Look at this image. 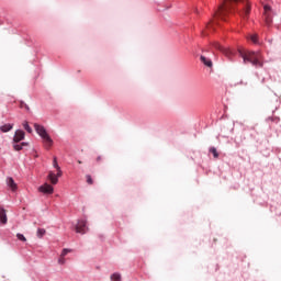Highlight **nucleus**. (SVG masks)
Listing matches in <instances>:
<instances>
[{
    "label": "nucleus",
    "instance_id": "13",
    "mask_svg": "<svg viewBox=\"0 0 281 281\" xmlns=\"http://www.w3.org/2000/svg\"><path fill=\"white\" fill-rule=\"evenodd\" d=\"M266 122L269 124V126H273V124H280V117L278 116H269Z\"/></svg>",
    "mask_w": 281,
    "mask_h": 281
},
{
    "label": "nucleus",
    "instance_id": "27",
    "mask_svg": "<svg viewBox=\"0 0 281 281\" xmlns=\"http://www.w3.org/2000/svg\"><path fill=\"white\" fill-rule=\"evenodd\" d=\"M58 263L59 265H65V256L60 255V257L58 259Z\"/></svg>",
    "mask_w": 281,
    "mask_h": 281
},
{
    "label": "nucleus",
    "instance_id": "26",
    "mask_svg": "<svg viewBox=\"0 0 281 281\" xmlns=\"http://www.w3.org/2000/svg\"><path fill=\"white\" fill-rule=\"evenodd\" d=\"M20 108L25 109L26 111H30V106L27 104H25V102H21Z\"/></svg>",
    "mask_w": 281,
    "mask_h": 281
},
{
    "label": "nucleus",
    "instance_id": "11",
    "mask_svg": "<svg viewBox=\"0 0 281 281\" xmlns=\"http://www.w3.org/2000/svg\"><path fill=\"white\" fill-rule=\"evenodd\" d=\"M59 177L60 176H58V173H54L53 171H49V173H48V179L53 186H56V183H58Z\"/></svg>",
    "mask_w": 281,
    "mask_h": 281
},
{
    "label": "nucleus",
    "instance_id": "12",
    "mask_svg": "<svg viewBox=\"0 0 281 281\" xmlns=\"http://www.w3.org/2000/svg\"><path fill=\"white\" fill-rule=\"evenodd\" d=\"M0 223L5 225L8 223V215L5 214V209L0 207Z\"/></svg>",
    "mask_w": 281,
    "mask_h": 281
},
{
    "label": "nucleus",
    "instance_id": "19",
    "mask_svg": "<svg viewBox=\"0 0 281 281\" xmlns=\"http://www.w3.org/2000/svg\"><path fill=\"white\" fill-rule=\"evenodd\" d=\"M23 128L27 132V133H32V127L30 126V123H27V121L23 122Z\"/></svg>",
    "mask_w": 281,
    "mask_h": 281
},
{
    "label": "nucleus",
    "instance_id": "3",
    "mask_svg": "<svg viewBox=\"0 0 281 281\" xmlns=\"http://www.w3.org/2000/svg\"><path fill=\"white\" fill-rule=\"evenodd\" d=\"M239 1L245 0H222V3L218 5L217 11L215 12V16L217 19L225 20V16H227L229 12V8H232V3H238Z\"/></svg>",
    "mask_w": 281,
    "mask_h": 281
},
{
    "label": "nucleus",
    "instance_id": "6",
    "mask_svg": "<svg viewBox=\"0 0 281 281\" xmlns=\"http://www.w3.org/2000/svg\"><path fill=\"white\" fill-rule=\"evenodd\" d=\"M76 232L77 234H87V232H89V226H87V220L82 218L78 221L76 225Z\"/></svg>",
    "mask_w": 281,
    "mask_h": 281
},
{
    "label": "nucleus",
    "instance_id": "15",
    "mask_svg": "<svg viewBox=\"0 0 281 281\" xmlns=\"http://www.w3.org/2000/svg\"><path fill=\"white\" fill-rule=\"evenodd\" d=\"M200 60H201V63H203V65H205V67L212 68V66H213L212 59H210V58H207V57H205V56L202 55V56L200 57Z\"/></svg>",
    "mask_w": 281,
    "mask_h": 281
},
{
    "label": "nucleus",
    "instance_id": "30",
    "mask_svg": "<svg viewBox=\"0 0 281 281\" xmlns=\"http://www.w3.org/2000/svg\"><path fill=\"white\" fill-rule=\"evenodd\" d=\"M78 164H82V161L78 160Z\"/></svg>",
    "mask_w": 281,
    "mask_h": 281
},
{
    "label": "nucleus",
    "instance_id": "2",
    "mask_svg": "<svg viewBox=\"0 0 281 281\" xmlns=\"http://www.w3.org/2000/svg\"><path fill=\"white\" fill-rule=\"evenodd\" d=\"M34 128L37 135H40V137L42 138V142L46 150H49V148L54 146V139H52V136H49V134L47 133V130H45V126L38 123H35Z\"/></svg>",
    "mask_w": 281,
    "mask_h": 281
},
{
    "label": "nucleus",
    "instance_id": "25",
    "mask_svg": "<svg viewBox=\"0 0 281 281\" xmlns=\"http://www.w3.org/2000/svg\"><path fill=\"white\" fill-rule=\"evenodd\" d=\"M14 150H23V145L21 144H14L13 145Z\"/></svg>",
    "mask_w": 281,
    "mask_h": 281
},
{
    "label": "nucleus",
    "instance_id": "7",
    "mask_svg": "<svg viewBox=\"0 0 281 281\" xmlns=\"http://www.w3.org/2000/svg\"><path fill=\"white\" fill-rule=\"evenodd\" d=\"M38 192H42V194H54V187H52V184L45 183L38 188Z\"/></svg>",
    "mask_w": 281,
    "mask_h": 281
},
{
    "label": "nucleus",
    "instance_id": "18",
    "mask_svg": "<svg viewBox=\"0 0 281 281\" xmlns=\"http://www.w3.org/2000/svg\"><path fill=\"white\" fill-rule=\"evenodd\" d=\"M112 281H122V276L120 273H113L111 276Z\"/></svg>",
    "mask_w": 281,
    "mask_h": 281
},
{
    "label": "nucleus",
    "instance_id": "29",
    "mask_svg": "<svg viewBox=\"0 0 281 281\" xmlns=\"http://www.w3.org/2000/svg\"><path fill=\"white\" fill-rule=\"evenodd\" d=\"M100 159H102V157H98V158H97V161H100Z\"/></svg>",
    "mask_w": 281,
    "mask_h": 281
},
{
    "label": "nucleus",
    "instance_id": "28",
    "mask_svg": "<svg viewBox=\"0 0 281 281\" xmlns=\"http://www.w3.org/2000/svg\"><path fill=\"white\" fill-rule=\"evenodd\" d=\"M20 145L22 146V148H23V146H29V144L25 142L21 143Z\"/></svg>",
    "mask_w": 281,
    "mask_h": 281
},
{
    "label": "nucleus",
    "instance_id": "14",
    "mask_svg": "<svg viewBox=\"0 0 281 281\" xmlns=\"http://www.w3.org/2000/svg\"><path fill=\"white\" fill-rule=\"evenodd\" d=\"M12 128H14V125L10 123L0 126L1 133H10Z\"/></svg>",
    "mask_w": 281,
    "mask_h": 281
},
{
    "label": "nucleus",
    "instance_id": "17",
    "mask_svg": "<svg viewBox=\"0 0 281 281\" xmlns=\"http://www.w3.org/2000/svg\"><path fill=\"white\" fill-rule=\"evenodd\" d=\"M209 153H211L215 159H218V151L216 150V147H211Z\"/></svg>",
    "mask_w": 281,
    "mask_h": 281
},
{
    "label": "nucleus",
    "instance_id": "22",
    "mask_svg": "<svg viewBox=\"0 0 281 281\" xmlns=\"http://www.w3.org/2000/svg\"><path fill=\"white\" fill-rule=\"evenodd\" d=\"M86 179H87V183H88L89 186H93V178H91L90 175H87V176H86Z\"/></svg>",
    "mask_w": 281,
    "mask_h": 281
},
{
    "label": "nucleus",
    "instance_id": "16",
    "mask_svg": "<svg viewBox=\"0 0 281 281\" xmlns=\"http://www.w3.org/2000/svg\"><path fill=\"white\" fill-rule=\"evenodd\" d=\"M53 166L57 170V177H63V170H60V166H58V160L56 157L54 158Z\"/></svg>",
    "mask_w": 281,
    "mask_h": 281
},
{
    "label": "nucleus",
    "instance_id": "1",
    "mask_svg": "<svg viewBox=\"0 0 281 281\" xmlns=\"http://www.w3.org/2000/svg\"><path fill=\"white\" fill-rule=\"evenodd\" d=\"M238 54L240 58H243L244 63H250L254 67H265L262 53L239 49Z\"/></svg>",
    "mask_w": 281,
    "mask_h": 281
},
{
    "label": "nucleus",
    "instance_id": "4",
    "mask_svg": "<svg viewBox=\"0 0 281 281\" xmlns=\"http://www.w3.org/2000/svg\"><path fill=\"white\" fill-rule=\"evenodd\" d=\"M263 19L268 27L273 23V10L269 4H263Z\"/></svg>",
    "mask_w": 281,
    "mask_h": 281
},
{
    "label": "nucleus",
    "instance_id": "20",
    "mask_svg": "<svg viewBox=\"0 0 281 281\" xmlns=\"http://www.w3.org/2000/svg\"><path fill=\"white\" fill-rule=\"evenodd\" d=\"M44 234H46V231L44 228H38L37 229V236L38 238H43Z\"/></svg>",
    "mask_w": 281,
    "mask_h": 281
},
{
    "label": "nucleus",
    "instance_id": "21",
    "mask_svg": "<svg viewBox=\"0 0 281 281\" xmlns=\"http://www.w3.org/2000/svg\"><path fill=\"white\" fill-rule=\"evenodd\" d=\"M16 238H18V240H21L22 243H25V240H27V239L25 238V236H24L23 234H21V233H19V234L16 235Z\"/></svg>",
    "mask_w": 281,
    "mask_h": 281
},
{
    "label": "nucleus",
    "instance_id": "23",
    "mask_svg": "<svg viewBox=\"0 0 281 281\" xmlns=\"http://www.w3.org/2000/svg\"><path fill=\"white\" fill-rule=\"evenodd\" d=\"M250 41L254 43H258V35L257 34H252L249 36Z\"/></svg>",
    "mask_w": 281,
    "mask_h": 281
},
{
    "label": "nucleus",
    "instance_id": "10",
    "mask_svg": "<svg viewBox=\"0 0 281 281\" xmlns=\"http://www.w3.org/2000/svg\"><path fill=\"white\" fill-rule=\"evenodd\" d=\"M251 12V5H249V2H246L245 8L243 10V12H240V16H243L244 19H247V16H249V13Z\"/></svg>",
    "mask_w": 281,
    "mask_h": 281
},
{
    "label": "nucleus",
    "instance_id": "5",
    "mask_svg": "<svg viewBox=\"0 0 281 281\" xmlns=\"http://www.w3.org/2000/svg\"><path fill=\"white\" fill-rule=\"evenodd\" d=\"M213 47H215V49H218L220 52H222V54H225L226 57L232 60V57L234 56V50H232V48H227V47L221 45L218 42H214Z\"/></svg>",
    "mask_w": 281,
    "mask_h": 281
},
{
    "label": "nucleus",
    "instance_id": "9",
    "mask_svg": "<svg viewBox=\"0 0 281 281\" xmlns=\"http://www.w3.org/2000/svg\"><path fill=\"white\" fill-rule=\"evenodd\" d=\"M7 186L12 192H16V190H19V186L14 182V178L12 177L7 178Z\"/></svg>",
    "mask_w": 281,
    "mask_h": 281
},
{
    "label": "nucleus",
    "instance_id": "24",
    "mask_svg": "<svg viewBox=\"0 0 281 281\" xmlns=\"http://www.w3.org/2000/svg\"><path fill=\"white\" fill-rule=\"evenodd\" d=\"M71 249L69 248H64L63 251H61V256H67V254H71Z\"/></svg>",
    "mask_w": 281,
    "mask_h": 281
},
{
    "label": "nucleus",
    "instance_id": "8",
    "mask_svg": "<svg viewBox=\"0 0 281 281\" xmlns=\"http://www.w3.org/2000/svg\"><path fill=\"white\" fill-rule=\"evenodd\" d=\"M23 139H25V132H23L22 130L15 131V134L13 136L14 144H19V142H23Z\"/></svg>",
    "mask_w": 281,
    "mask_h": 281
}]
</instances>
